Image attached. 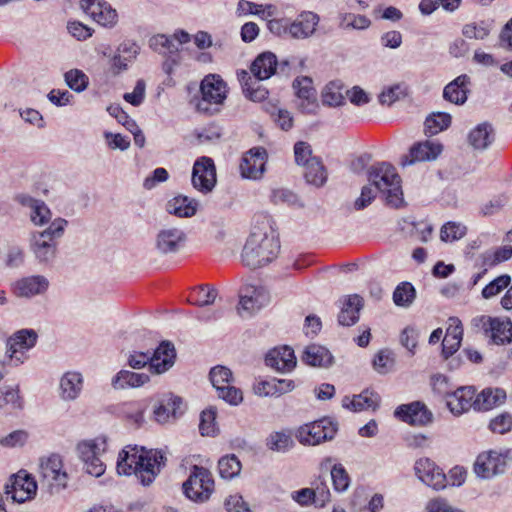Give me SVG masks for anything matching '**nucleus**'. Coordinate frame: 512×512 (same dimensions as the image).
Instances as JSON below:
<instances>
[{
    "instance_id": "44",
    "label": "nucleus",
    "mask_w": 512,
    "mask_h": 512,
    "mask_svg": "<svg viewBox=\"0 0 512 512\" xmlns=\"http://www.w3.org/2000/svg\"><path fill=\"white\" fill-rule=\"evenodd\" d=\"M241 467L240 460L234 454L223 456L218 461L219 475L223 479H233L238 476Z\"/></svg>"
},
{
    "instance_id": "13",
    "label": "nucleus",
    "mask_w": 512,
    "mask_h": 512,
    "mask_svg": "<svg viewBox=\"0 0 512 512\" xmlns=\"http://www.w3.org/2000/svg\"><path fill=\"white\" fill-rule=\"evenodd\" d=\"M193 187L203 194L210 193L217 182L216 167L212 158L202 156L196 159L192 169Z\"/></svg>"
},
{
    "instance_id": "48",
    "label": "nucleus",
    "mask_w": 512,
    "mask_h": 512,
    "mask_svg": "<svg viewBox=\"0 0 512 512\" xmlns=\"http://www.w3.org/2000/svg\"><path fill=\"white\" fill-rule=\"evenodd\" d=\"M370 20L363 15L354 13H341L339 15V27L342 29L362 30L370 26Z\"/></svg>"
},
{
    "instance_id": "16",
    "label": "nucleus",
    "mask_w": 512,
    "mask_h": 512,
    "mask_svg": "<svg viewBox=\"0 0 512 512\" xmlns=\"http://www.w3.org/2000/svg\"><path fill=\"white\" fill-rule=\"evenodd\" d=\"M37 483L25 471H20L11 478V484L5 486V493L13 502L23 503L36 495Z\"/></svg>"
},
{
    "instance_id": "60",
    "label": "nucleus",
    "mask_w": 512,
    "mask_h": 512,
    "mask_svg": "<svg viewBox=\"0 0 512 512\" xmlns=\"http://www.w3.org/2000/svg\"><path fill=\"white\" fill-rule=\"evenodd\" d=\"M217 290L208 286H200L194 291V304L208 306L215 302Z\"/></svg>"
},
{
    "instance_id": "56",
    "label": "nucleus",
    "mask_w": 512,
    "mask_h": 512,
    "mask_svg": "<svg viewBox=\"0 0 512 512\" xmlns=\"http://www.w3.org/2000/svg\"><path fill=\"white\" fill-rule=\"evenodd\" d=\"M211 383L215 389L217 387L228 385L233 380L232 372L225 366H215L209 373Z\"/></svg>"
},
{
    "instance_id": "8",
    "label": "nucleus",
    "mask_w": 512,
    "mask_h": 512,
    "mask_svg": "<svg viewBox=\"0 0 512 512\" xmlns=\"http://www.w3.org/2000/svg\"><path fill=\"white\" fill-rule=\"evenodd\" d=\"M214 490V480L210 471L194 465L188 479L183 483V491L187 498L194 502L207 501Z\"/></svg>"
},
{
    "instance_id": "59",
    "label": "nucleus",
    "mask_w": 512,
    "mask_h": 512,
    "mask_svg": "<svg viewBox=\"0 0 512 512\" xmlns=\"http://www.w3.org/2000/svg\"><path fill=\"white\" fill-rule=\"evenodd\" d=\"M216 411L212 408L204 410L200 415L199 430L203 436H213L216 432Z\"/></svg>"
},
{
    "instance_id": "10",
    "label": "nucleus",
    "mask_w": 512,
    "mask_h": 512,
    "mask_svg": "<svg viewBox=\"0 0 512 512\" xmlns=\"http://www.w3.org/2000/svg\"><path fill=\"white\" fill-rule=\"evenodd\" d=\"M105 450L106 441L104 439L85 441L78 445L79 457L84 464V470L88 474L99 477L105 472L106 466L101 459Z\"/></svg>"
},
{
    "instance_id": "52",
    "label": "nucleus",
    "mask_w": 512,
    "mask_h": 512,
    "mask_svg": "<svg viewBox=\"0 0 512 512\" xmlns=\"http://www.w3.org/2000/svg\"><path fill=\"white\" fill-rule=\"evenodd\" d=\"M491 30V24L485 21L480 23H470L463 27L462 33L466 38L469 39H485Z\"/></svg>"
},
{
    "instance_id": "64",
    "label": "nucleus",
    "mask_w": 512,
    "mask_h": 512,
    "mask_svg": "<svg viewBox=\"0 0 512 512\" xmlns=\"http://www.w3.org/2000/svg\"><path fill=\"white\" fill-rule=\"evenodd\" d=\"M489 427L495 433L504 434L512 428V416L508 413L500 414L490 421Z\"/></svg>"
},
{
    "instance_id": "47",
    "label": "nucleus",
    "mask_w": 512,
    "mask_h": 512,
    "mask_svg": "<svg viewBox=\"0 0 512 512\" xmlns=\"http://www.w3.org/2000/svg\"><path fill=\"white\" fill-rule=\"evenodd\" d=\"M146 405L141 402H130L123 405V414L127 420L135 427H140L144 423V412Z\"/></svg>"
},
{
    "instance_id": "31",
    "label": "nucleus",
    "mask_w": 512,
    "mask_h": 512,
    "mask_svg": "<svg viewBox=\"0 0 512 512\" xmlns=\"http://www.w3.org/2000/svg\"><path fill=\"white\" fill-rule=\"evenodd\" d=\"M363 307V299L357 294L347 296L338 314V323L342 326H352L359 320V313Z\"/></svg>"
},
{
    "instance_id": "25",
    "label": "nucleus",
    "mask_w": 512,
    "mask_h": 512,
    "mask_svg": "<svg viewBox=\"0 0 512 512\" xmlns=\"http://www.w3.org/2000/svg\"><path fill=\"white\" fill-rule=\"evenodd\" d=\"M265 362L267 366L283 373L293 370L297 363L293 349L288 346L270 350Z\"/></svg>"
},
{
    "instance_id": "49",
    "label": "nucleus",
    "mask_w": 512,
    "mask_h": 512,
    "mask_svg": "<svg viewBox=\"0 0 512 512\" xmlns=\"http://www.w3.org/2000/svg\"><path fill=\"white\" fill-rule=\"evenodd\" d=\"M150 47L160 54H174L178 52V45L173 39L164 34L153 36L149 41Z\"/></svg>"
},
{
    "instance_id": "33",
    "label": "nucleus",
    "mask_w": 512,
    "mask_h": 512,
    "mask_svg": "<svg viewBox=\"0 0 512 512\" xmlns=\"http://www.w3.org/2000/svg\"><path fill=\"white\" fill-rule=\"evenodd\" d=\"M379 402L380 397L378 394L365 390L358 395H354L352 398L345 396L342 400V406L346 409L358 412L370 408L374 410L378 407Z\"/></svg>"
},
{
    "instance_id": "11",
    "label": "nucleus",
    "mask_w": 512,
    "mask_h": 512,
    "mask_svg": "<svg viewBox=\"0 0 512 512\" xmlns=\"http://www.w3.org/2000/svg\"><path fill=\"white\" fill-rule=\"evenodd\" d=\"M509 451H488L478 455L474 463V472L483 479L503 474L508 466Z\"/></svg>"
},
{
    "instance_id": "29",
    "label": "nucleus",
    "mask_w": 512,
    "mask_h": 512,
    "mask_svg": "<svg viewBox=\"0 0 512 512\" xmlns=\"http://www.w3.org/2000/svg\"><path fill=\"white\" fill-rule=\"evenodd\" d=\"M469 84L470 77L468 75L462 74L458 76L445 86L443 90L444 99L456 105L464 104L467 101Z\"/></svg>"
},
{
    "instance_id": "38",
    "label": "nucleus",
    "mask_w": 512,
    "mask_h": 512,
    "mask_svg": "<svg viewBox=\"0 0 512 512\" xmlns=\"http://www.w3.org/2000/svg\"><path fill=\"white\" fill-rule=\"evenodd\" d=\"M505 398L506 393L502 389H485L475 396V400L473 402L474 409L478 411L490 410L494 406L503 403Z\"/></svg>"
},
{
    "instance_id": "32",
    "label": "nucleus",
    "mask_w": 512,
    "mask_h": 512,
    "mask_svg": "<svg viewBox=\"0 0 512 512\" xmlns=\"http://www.w3.org/2000/svg\"><path fill=\"white\" fill-rule=\"evenodd\" d=\"M450 325L442 341V355L445 359L453 355L460 347L463 329L457 318H450Z\"/></svg>"
},
{
    "instance_id": "17",
    "label": "nucleus",
    "mask_w": 512,
    "mask_h": 512,
    "mask_svg": "<svg viewBox=\"0 0 512 512\" xmlns=\"http://www.w3.org/2000/svg\"><path fill=\"white\" fill-rule=\"evenodd\" d=\"M269 301L270 295L263 286L246 284L239 291L238 311L252 314L266 306Z\"/></svg>"
},
{
    "instance_id": "15",
    "label": "nucleus",
    "mask_w": 512,
    "mask_h": 512,
    "mask_svg": "<svg viewBox=\"0 0 512 512\" xmlns=\"http://www.w3.org/2000/svg\"><path fill=\"white\" fill-rule=\"evenodd\" d=\"M414 472L422 483L434 490H442L447 486V476L430 458L417 459L414 464Z\"/></svg>"
},
{
    "instance_id": "43",
    "label": "nucleus",
    "mask_w": 512,
    "mask_h": 512,
    "mask_svg": "<svg viewBox=\"0 0 512 512\" xmlns=\"http://www.w3.org/2000/svg\"><path fill=\"white\" fill-rule=\"evenodd\" d=\"M451 124V116L445 112H436L429 115L425 120V133L436 135L447 129Z\"/></svg>"
},
{
    "instance_id": "4",
    "label": "nucleus",
    "mask_w": 512,
    "mask_h": 512,
    "mask_svg": "<svg viewBox=\"0 0 512 512\" xmlns=\"http://www.w3.org/2000/svg\"><path fill=\"white\" fill-rule=\"evenodd\" d=\"M320 17L312 11H302L295 19L286 17L267 20V29L283 39L304 40L314 35Z\"/></svg>"
},
{
    "instance_id": "19",
    "label": "nucleus",
    "mask_w": 512,
    "mask_h": 512,
    "mask_svg": "<svg viewBox=\"0 0 512 512\" xmlns=\"http://www.w3.org/2000/svg\"><path fill=\"white\" fill-rule=\"evenodd\" d=\"M443 147L440 143L434 141H424L414 144L408 155L403 156L401 164L403 166L412 165L416 162L433 161L441 154Z\"/></svg>"
},
{
    "instance_id": "37",
    "label": "nucleus",
    "mask_w": 512,
    "mask_h": 512,
    "mask_svg": "<svg viewBox=\"0 0 512 512\" xmlns=\"http://www.w3.org/2000/svg\"><path fill=\"white\" fill-rule=\"evenodd\" d=\"M198 202L187 196L179 195L169 200L166 210L169 214L177 217H192L196 214Z\"/></svg>"
},
{
    "instance_id": "6",
    "label": "nucleus",
    "mask_w": 512,
    "mask_h": 512,
    "mask_svg": "<svg viewBox=\"0 0 512 512\" xmlns=\"http://www.w3.org/2000/svg\"><path fill=\"white\" fill-rule=\"evenodd\" d=\"M175 348L170 342H162L153 354L133 351L127 358L128 365L133 369H142L149 365V370L156 374L167 371L174 364Z\"/></svg>"
},
{
    "instance_id": "58",
    "label": "nucleus",
    "mask_w": 512,
    "mask_h": 512,
    "mask_svg": "<svg viewBox=\"0 0 512 512\" xmlns=\"http://www.w3.org/2000/svg\"><path fill=\"white\" fill-rule=\"evenodd\" d=\"M218 397L229 403L230 405L237 406L243 401V393L239 388L228 384L225 386L217 387Z\"/></svg>"
},
{
    "instance_id": "23",
    "label": "nucleus",
    "mask_w": 512,
    "mask_h": 512,
    "mask_svg": "<svg viewBox=\"0 0 512 512\" xmlns=\"http://www.w3.org/2000/svg\"><path fill=\"white\" fill-rule=\"evenodd\" d=\"M394 414L411 425L423 426L432 421V413L420 402L401 405L397 407Z\"/></svg>"
},
{
    "instance_id": "45",
    "label": "nucleus",
    "mask_w": 512,
    "mask_h": 512,
    "mask_svg": "<svg viewBox=\"0 0 512 512\" xmlns=\"http://www.w3.org/2000/svg\"><path fill=\"white\" fill-rule=\"evenodd\" d=\"M291 434L285 431L271 433L267 440V447L276 452H286L293 447Z\"/></svg>"
},
{
    "instance_id": "62",
    "label": "nucleus",
    "mask_w": 512,
    "mask_h": 512,
    "mask_svg": "<svg viewBox=\"0 0 512 512\" xmlns=\"http://www.w3.org/2000/svg\"><path fill=\"white\" fill-rule=\"evenodd\" d=\"M271 200L274 204H287L289 206L297 205L299 202L298 196L293 191L285 188L274 189Z\"/></svg>"
},
{
    "instance_id": "42",
    "label": "nucleus",
    "mask_w": 512,
    "mask_h": 512,
    "mask_svg": "<svg viewBox=\"0 0 512 512\" xmlns=\"http://www.w3.org/2000/svg\"><path fill=\"white\" fill-rule=\"evenodd\" d=\"M237 11L239 14H253L262 19H268L275 15L276 7L271 4L263 6L247 0H240L237 5Z\"/></svg>"
},
{
    "instance_id": "7",
    "label": "nucleus",
    "mask_w": 512,
    "mask_h": 512,
    "mask_svg": "<svg viewBox=\"0 0 512 512\" xmlns=\"http://www.w3.org/2000/svg\"><path fill=\"white\" fill-rule=\"evenodd\" d=\"M69 476L63 469L60 455L42 457L39 462V481L50 494H57L67 487Z\"/></svg>"
},
{
    "instance_id": "24",
    "label": "nucleus",
    "mask_w": 512,
    "mask_h": 512,
    "mask_svg": "<svg viewBox=\"0 0 512 512\" xmlns=\"http://www.w3.org/2000/svg\"><path fill=\"white\" fill-rule=\"evenodd\" d=\"M48 287L49 281L45 276L33 275L17 280L13 292L18 297L30 298L45 293Z\"/></svg>"
},
{
    "instance_id": "57",
    "label": "nucleus",
    "mask_w": 512,
    "mask_h": 512,
    "mask_svg": "<svg viewBox=\"0 0 512 512\" xmlns=\"http://www.w3.org/2000/svg\"><path fill=\"white\" fill-rule=\"evenodd\" d=\"M67 85L76 92H82L88 85V77L84 72L73 69L65 73Z\"/></svg>"
},
{
    "instance_id": "27",
    "label": "nucleus",
    "mask_w": 512,
    "mask_h": 512,
    "mask_svg": "<svg viewBox=\"0 0 512 512\" xmlns=\"http://www.w3.org/2000/svg\"><path fill=\"white\" fill-rule=\"evenodd\" d=\"M295 387L294 380L272 378L256 384L254 386V392L258 396L279 397L285 393L291 392Z\"/></svg>"
},
{
    "instance_id": "35",
    "label": "nucleus",
    "mask_w": 512,
    "mask_h": 512,
    "mask_svg": "<svg viewBox=\"0 0 512 512\" xmlns=\"http://www.w3.org/2000/svg\"><path fill=\"white\" fill-rule=\"evenodd\" d=\"M83 378L78 372H66L60 379V396L65 401L78 398L82 391Z\"/></svg>"
},
{
    "instance_id": "51",
    "label": "nucleus",
    "mask_w": 512,
    "mask_h": 512,
    "mask_svg": "<svg viewBox=\"0 0 512 512\" xmlns=\"http://www.w3.org/2000/svg\"><path fill=\"white\" fill-rule=\"evenodd\" d=\"M331 479L336 492H345L350 486V477L342 464H335L331 469Z\"/></svg>"
},
{
    "instance_id": "3",
    "label": "nucleus",
    "mask_w": 512,
    "mask_h": 512,
    "mask_svg": "<svg viewBox=\"0 0 512 512\" xmlns=\"http://www.w3.org/2000/svg\"><path fill=\"white\" fill-rule=\"evenodd\" d=\"M368 180L385 196L386 204L399 209L405 206L401 178L394 166L379 162L368 170Z\"/></svg>"
},
{
    "instance_id": "28",
    "label": "nucleus",
    "mask_w": 512,
    "mask_h": 512,
    "mask_svg": "<svg viewBox=\"0 0 512 512\" xmlns=\"http://www.w3.org/2000/svg\"><path fill=\"white\" fill-rule=\"evenodd\" d=\"M237 78L246 98L253 102H261L267 98L268 90L260 84L261 80L252 77L248 71H238Z\"/></svg>"
},
{
    "instance_id": "26",
    "label": "nucleus",
    "mask_w": 512,
    "mask_h": 512,
    "mask_svg": "<svg viewBox=\"0 0 512 512\" xmlns=\"http://www.w3.org/2000/svg\"><path fill=\"white\" fill-rule=\"evenodd\" d=\"M474 400L475 390L467 386L459 387L455 391H451L446 397L447 406L455 415H461L471 407L474 408Z\"/></svg>"
},
{
    "instance_id": "46",
    "label": "nucleus",
    "mask_w": 512,
    "mask_h": 512,
    "mask_svg": "<svg viewBox=\"0 0 512 512\" xmlns=\"http://www.w3.org/2000/svg\"><path fill=\"white\" fill-rule=\"evenodd\" d=\"M416 297V291L409 282L399 284L393 293V301L395 305L401 307H409Z\"/></svg>"
},
{
    "instance_id": "12",
    "label": "nucleus",
    "mask_w": 512,
    "mask_h": 512,
    "mask_svg": "<svg viewBox=\"0 0 512 512\" xmlns=\"http://www.w3.org/2000/svg\"><path fill=\"white\" fill-rule=\"evenodd\" d=\"M200 90L202 99L198 102L197 109L205 113L210 112V104H222L227 96L226 83L219 75L206 76L201 82Z\"/></svg>"
},
{
    "instance_id": "5",
    "label": "nucleus",
    "mask_w": 512,
    "mask_h": 512,
    "mask_svg": "<svg viewBox=\"0 0 512 512\" xmlns=\"http://www.w3.org/2000/svg\"><path fill=\"white\" fill-rule=\"evenodd\" d=\"M68 225V221L57 218L43 231L34 232L30 238V249L40 263H50L57 253L60 239Z\"/></svg>"
},
{
    "instance_id": "39",
    "label": "nucleus",
    "mask_w": 512,
    "mask_h": 512,
    "mask_svg": "<svg viewBox=\"0 0 512 512\" xmlns=\"http://www.w3.org/2000/svg\"><path fill=\"white\" fill-rule=\"evenodd\" d=\"M493 139V127L487 122L477 125L468 135L469 144L479 150L486 149L492 143Z\"/></svg>"
},
{
    "instance_id": "55",
    "label": "nucleus",
    "mask_w": 512,
    "mask_h": 512,
    "mask_svg": "<svg viewBox=\"0 0 512 512\" xmlns=\"http://www.w3.org/2000/svg\"><path fill=\"white\" fill-rule=\"evenodd\" d=\"M466 234V227L455 222H448L441 228L440 238L444 242H452L462 238Z\"/></svg>"
},
{
    "instance_id": "61",
    "label": "nucleus",
    "mask_w": 512,
    "mask_h": 512,
    "mask_svg": "<svg viewBox=\"0 0 512 512\" xmlns=\"http://www.w3.org/2000/svg\"><path fill=\"white\" fill-rule=\"evenodd\" d=\"M20 408V397L18 389L5 387L0 389V408Z\"/></svg>"
},
{
    "instance_id": "9",
    "label": "nucleus",
    "mask_w": 512,
    "mask_h": 512,
    "mask_svg": "<svg viewBox=\"0 0 512 512\" xmlns=\"http://www.w3.org/2000/svg\"><path fill=\"white\" fill-rule=\"evenodd\" d=\"M338 430L337 423L330 418L304 424L296 432V438L304 445H318L322 442L332 440Z\"/></svg>"
},
{
    "instance_id": "18",
    "label": "nucleus",
    "mask_w": 512,
    "mask_h": 512,
    "mask_svg": "<svg viewBox=\"0 0 512 512\" xmlns=\"http://www.w3.org/2000/svg\"><path fill=\"white\" fill-rule=\"evenodd\" d=\"M267 152L262 147H255L246 152L240 163L241 176L246 179L258 180L265 172Z\"/></svg>"
},
{
    "instance_id": "2",
    "label": "nucleus",
    "mask_w": 512,
    "mask_h": 512,
    "mask_svg": "<svg viewBox=\"0 0 512 512\" xmlns=\"http://www.w3.org/2000/svg\"><path fill=\"white\" fill-rule=\"evenodd\" d=\"M280 244L270 219L262 217L253 226L243 247L241 258L245 266L256 269L272 262L278 255Z\"/></svg>"
},
{
    "instance_id": "22",
    "label": "nucleus",
    "mask_w": 512,
    "mask_h": 512,
    "mask_svg": "<svg viewBox=\"0 0 512 512\" xmlns=\"http://www.w3.org/2000/svg\"><path fill=\"white\" fill-rule=\"evenodd\" d=\"M293 88L296 91L299 103V108L304 113H314L316 111L317 98L316 90L313 87L312 79L308 76L298 77L293 81Z\"/></svg>"
},
{
    "instance_id": "30",
    "label": "nucleus",
    "mask_w": 512,
    "mask_h": 512,
    "mask_svg": "<svg viewBox=\"0 0 512 512\" xmlns=\"http://www.w3.org/2000/svg\"><path fill=\"white\" fill-rule=\"evenodd\" d=\"M277 65L278 62L274 53H261L251 64V76L257 78V80H266L276 73Z\"/></svg>"
},
{
    "instance_id": "1",
    "label": "nucleus",
    "mask_w": 512,
    "mask_h": 512,
    "mask_svg": "<svg viewBox=\"0 0 512 512\" xmlns=\"http://www.w3.org/2000/svg\"><path fill=\"white\" fill-rule=\"evenodd\" d=\"M165 460V456L159 450L127 445L119 453L117 472L127 476L135 474L142 485L149 486L165 466Z\"/></svg>"
},
{
    "instance_id": "34",
    "label": "nucleus",
    "mask_w": 512,
    "mask_h": 512,
    "mask_svg": "<svg viewBox=\"0 0 512 512\" xmlns=\"http://www.w3.org/2000/svg\"><path fill=\"white\" fill-rule=\"evenodd\" d=\"M150 377L146 373H137L129 370H120L111 381L114 389L138 388L148 383Z\"/></svg>"
},
{
    "instance_id": "20",
    "label": "nucleus",
    "mask_w": 512,
    "mask_h": 512,
    "mask_svg": "<svg viewBox=\"0 0 512 512\" xmlns=\"http://www.w3.org/2000/svg\"><path fill=\"white\" fill-rule=\"evenodd\" d=\"M186 241L185 232L177 227L161 229L156 236V248L162 254L176 253Z\"/></svg>"
},
{
    "instance_id": "54",
    "label": "nucleus",
    "mask_w": 512,
    "mask_h": 512,
    "mask_svg": "<svg viewBox=\"0 0 512 512\" xmlns=\"http://www.w3.org/2000/svg\"><path fill=\"white\" fill-rule=\"evenodd\" d=\"M92 19L103 27L112 28L118 22V13L110 3H106L105 6L95 14Z\"/></svg>"
},
{
    "instance_id": "63",
    "label": "nucleus",
    "mask_w": 512,
    "mask_h": 512,
    "mask_svg": "<svg viewBox=\"0 0 512 512\" xmlns=\"http://www.w3.org/2000/svg\"><path fill=\"white\" fill-rule=\"evenodd\" d=\"M31 221L35 225L42 226L48 223L51 219V211L47 205L40 200L30 212Z\"/></svg>"
},
{
    "instance_id": "41",
    "label": "nucleus",
    "mask_w": 512,
    "mask_h": 512,
    "mask_svg": "<svg viewBox=\"0 0 512 512\" xmlns=\"http://www.w3.org/2000/svg\"><path fill=\"white\" fill-rule=\"evenodd\" d=\"M304 167V177L309 184L322 187L327 181V171L320 158L310 159Z\"/></svg>"
},
{
    "instance_id": "40",
    "label": "nucleus",
    "mask_w": 512,
    "mask_h": 512,
    "mask_svg": "<svg viewBox=\"0 0 512 512\" xmlns=\"http://www.w3.org/2000/svg\"><path fill=\"white\" fill-rule=\"evenodd\" d=\"M491 338L497 345H505L512 342V322L510 319H490Z\"/></svg>"
},
{
    "instance_id": "36",
    "label": "nucleus",
    "mask_w": 512,
    "mask_h": 512,
    "mask_svg": "<svg viewBox=\"0 0 512 512\" xmlns=\"http://www.w3.org/2000/svg\"><path fill=\"white\" fill-rule=\"evenodd\" d=\"M302 361L314 367H328L332 364L333 356L327 348L312 344L305 348Z\"/></svg>"
},
{
    "instance_id": "14",
    "label": "nucleus",
    "mask_w": 512,
    "mask_h": 512,
    "mask_svg": "<svg viewBox=\"0 0 512 512\" xmlns=\"http://www.w3.org/2000/svg\"><path fill=\"white\" fill-rule=\"evenodd\" d=\"M37 340V334L33 330H20L7 340V359L9 364L17 366L22 364L25 352L32 348Z\"/></svg>"
},
{
    "instance_id": "53",
    "label": "nucleus",
    "mask_w": 512,
    "mask_h": 512,
    "mask_svg": "<svg viewBox=\"0 0 512 512\" xmlns=\"http://www.w3.org/2000/svg\"><path fill=\"white\" fill-rule=\"evenodd\" d=\"M511 283V277L507 274H503L495 278L489 284H487L482 290V296L485 299H490L498 295L502 290L507 288Z\"/></svg>"
},
{
    "instance_id": "50",
    "label": "nucleus",
    "mask_w": 512,
    "mask_h": 512,
    "mask_svg": "<svg viewBox=\"0 0 512 512\" xmlns=\"http://www.w3.org/2000/svg\"><path fill=\"white\" fill-rule=\"evenodd\" d=\"M342 88L338 84L331 82L324 88L322 93V102L328 106H340L344 103Z\"/></svg>"
},
{
    "instance_id": "21",
    "label": "nucleus",
    "mask_w": 512,
    "mask_h": 512,
    "mask_svg": "<svg viewBox=\"0 0 512 512\" xmlns=\"http://www.w3.org/2000/svg\"><path fill=\"white\" fill-rule=\"evenodd\" d=\"M182 398L172 394L162 397L154 406L153 417L157 423L164 424L183 413Z\"/></svg>"
}]
</instances>
